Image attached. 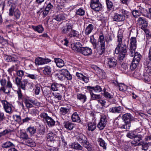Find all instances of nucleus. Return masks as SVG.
Masks as SVG:
<instances>
[{
	"label": "nucleus",
	"mask_w": 151,
	"mask_h": 151,
	"mask_svg": "<svg viewBox=\"0 0 151 151\" xmlns=\"http://www.w3.org/2000/svg\"><path fill=\"white\" fill-rule=\"evenodd\" d=\"M61 86V84L54 83L51 84V89L53 91H58Z\"/></svg>",
	"instance_id": "c85d7f7f"
},
{
	"label": "nucleus",
	"mask_w": 151,
	"mask_h": 151,
	"mask_svg": "<svg viewBox=\"0 0 151 151\" xmlns=\"http://www.w3.org/2000/svg\"><path fill=\"white\" fill-rule=\"evenodd\" d=\"M5 59L8 62H12L15 63H19V61L17 58L11 56L6 55L5 57Z\"/></svg>",
	"instance_id": "2eb2a0df"
},
{
	"label": "nucleus",
	"mask_w": 151,
	"mask_h": 151,
	"mask_svg": "<svg viewBox=\"0 0 151 151\" xmlns=\"http://www.w3.org/2000/svg\"><path fill=\"white\" fill-rule=\"evenodd\" d=\"M0 102L3 106L4 111L8 114H11L12 112V105L6 100H0Z\"/></svg>",
	"instance_id": "39448f33"
},
{
	"label": "nucleus",
	"mask_w": 151,
	"mask_h": 151,
	"mask_svg": "<svg viewBox=\"0 0 151 151\" xmlns=\"http://www.w3.org/2000/svg\"><path fill=\"white\" fill-rule=\"evenodd\" d=\"M137 22L139 24L142 25V29L147 28V22L145 19H138Z\"/></svg>",
	"instance_id": "bb28decb"
},
{
	"label": "nucleus",
	"mask_w": 151,
	"mask_h": 151,
	"mask_svg": "<svg viewBox=\"0 0 151 151\" xmlns=\"http://www.w3.org/2000/svg\"><path fill=\"white\" fill-rule=\"evenodd\" d=\"M32 27L35 31L40 33H42L44 30L43 28L41 25L37 26H32Z\"/></svg>",
	"instance_id": "2f4dec72"
},
{
	"label": "nucleus",
	"mask_w": 151,
	"mask_h": 151,
	"mask_svg": "<svg viewBox=\"0 0 151 151\" xmlns=\"http://www.w3.org/2000/svg\"><path fill=\"white\" fill-rule=\"evenodd\" d=\"M35 63L38 65L47 64L50 62V60L48 59H45L41 57L36 58L35 60Z\"/></svg>",
	"instance_id": "9b49d317"
},
{
	"label": "nucleus",
	"mask_w": 151,
	"mask_h": 151,
	"mask_svg": "<svg viewBox=\"0 0 151 151\" xmlns=\"http://www.w3.org/2000/svg\"><path fill=\"white\" fill-rule=\"evenodd\" d=\"M151 145L150 142H140V145H142V149L145 150L148 149V147Z\"/></svg>",
	"instance_id": "c03bdc74"
},
{
	"label": "nucleus",
	"mask_w": 151,
	"mask_h": 151,
	"mask_svg": "<svg viewBox=\"0 0 151 151\" xmlns=\"http://www.w3.org/2000/svg\"><path fill=\"white\" fill-rule=\"evenodd\" d=\"M47 138L52 141L55 140L56 135L51 131H50L47 134Z\"/></svg>",
	"instance_id": "7c9ffc66"
},
{
	"label": "nucleus",
	"mask_w": 151,
	"mask_h": 151,
	"mask_svg": "<svg viewBox=\"0 0 151 151\" xmlns=\"http://www.w3.org/2000/svg\"><path fill=\"white\" fill-rule=\"evenodd\" d=\"M52 94L54 97L57 99L58 100H61L62 98V96L59 93L53 92Z\"/></svg>",
	"instance_id": "4d7b16f0"
},
{
	"label": "nucleus",
	"mask_w": 151,
	"mask_h": 151,
	"mask_svg": "<svg viewBox=\"0 0 151 151\" xmlns=\"http://www.w3.org/2000/svg\"><path fill=\"white\" fill-rule=\"evenodd\" d=\"M105 41L104 37L103 35L99 36L98 39V45H99L102 53L104 52L105 51Z\"/></svg>",
	"instance_id": "0eeeda50"
},
{
	"label": "nucleus",
	"mask_w": 151,
	"mask_h": 151,
	"mask_svg": "<svg viewBox=\"0 0 151 151\" xmlns=\"http://www.w3.org/2000/svg\"><path fill=\"white\" fill-rule=\"evenodd\" d=\"M144 65L147 73L151 76V62L149 61L148 59H146L144 63Z\"/></svg>",
	"instance_id": "ddd939ff"
},
{
	"label": "nucleus",
	"mask_w": 151,
	"mask_h": 151,
	"mask_svg": "<svg viewBox=\"0 0 151 151\" xmlns=\"http://www.w3.org/2000/svg\"><path fill=\"white\" fill-rule=\"evenodd\" d=\"M99 122L106 125L107 122V116L104 114L101 115Z\"/></svg>",
	"instance_id": "c9c22d12"
},
{
	"label": "nucleus",
	"mask_w": 151,
	"mask_h": 151,
	"mask_svg": "<svg viewBox=\"0 0 151 151\" xmlns=\"http://www.w3.org/2000/svg\"><path fill=\"white\" fill-rule=\"evenodd\" d=\"M117 37V47L116 48L115 53L119 54L118 58L119 60H122L127 52V47L125 44H122L123 34L122 32H119Z\"/></svg>",
	"instance_id": "f257e3e1"
},
{
	"label": "nucleus",
	"mask_w": 151,
	"mask_h": 151,
	"mask_svg": "<svg viewBox=\"0 0 151 151\" xmlns=\"http://www.w3.org/2000/svg\"><path fill=\"white\" fill-rule=\"evenodd\" d=\"M69 73L68 71L66 69H62L60 71V74L63 75L65 77L69 74Z\"/></svg>",
	"instance_id": "680f3d73"
},
{
	"label": "nucleus",
	"mask_w": 151,
	"mask_h": 151,
	"mask_svg": "<svg viewBox=\"0 0 151 151\" xmlns=\"http://www.w3.org/2000/svg\"><path fill=\"white\" fill-rule=\"evenodd\" d=\"M88 129L89 131H93L96 128V123L95 121L88 123L87 124Z\"/></svg>",
	"instance_id": "aec40b11"
},
{
	"label": "nucleus",
	"mask_w": 151,
	"mask_h": 151,
	"mask_svg": "<svg viewBox=\"0 0 151 151\" xmlns=\"http://www.w3.org/2000/svg\"><path fill=\"white\" fill-rule=\"evenodd\" d=\"M55 61L57 66L59 68H61L64 65V61L60 58H55Z\"/></svg>",
	"instance_id": "5701e85b"
},
{
	"label": "nucleus",
	"mask_w": 151,
	"mask_h": 151,
	"mask_svg": "<svg viewBox=\"0 0 151 151\" xmlns=\"http://www.w3.org/2000/svg\"><path fill=\"white\" fill-rule=\"evenodd\" d=\"M27 131L32 136L35 134L36 132V128L34 127H29L27 129Z\"/></svg>",
	"instance_id": "37998d69"
},
{
	"label": "nucleus",
	"mask_w": 151,
	"mask_h": 151,
	"mask_svg": "<svg viewBox=\"0 0 151 151\" xmlns=\"http://www.w3.org/2000/svg\"><path fill=\"white\" fill-rule=\"evenodd\" d=\"M28 135L26 133L25 131H20L19 135V137L21 139L24 140L25 139H26L27 138H28Z\"/></svg>",
	"instance_id": "72a5a7b5"
},
{
	"label": "nucleus",
	"mask_w": 151,
	"mask_h": 151,
	"mask_svg": "<svg viewBox=\"0 0 151 151\" xmlns=\"http://www.w3.org/2000/svg\"><path fill=\"white\" fill-rule=\"evenodd\" d=\"M94 28L93 26L91 24H89L86 27L85 30V33L86 35H88L91 33Z\"/></svg>",
	"instance_id": "a878e982"
},
{
	"label": "nucleus",
	"mask_w": 151,
	"mask_h": 151,
	"mask_svg": "<svg viewBox=\"0 0 151 151\" xmlns=\"http://www.w3.org/2000/svg\"><path fill=\"white\" fill-rule=\"evenodd\" d=\"M47 125L49 127H52L55 124V122L51 117H49L46 120Z\"/></svg>",
	"instance_id": "f704fd0d"
},
{
	"label": "nucleus",
	"mask_w": 151,
	"mask_h": 151,
	"mask_svg": "<svg viewBox=\"0 0 151 151\" xmlns=\"http://www.w3.org/2000/svg\"><path fill=\"white\" fill-rule=\"evenodd\" d=\"M26 79H24L22 81L19 85L17 87L18 88H20V89L21 88L24 90H25L26 88Z\"/></svg>",
	"instance_id": "e433bc0d"
},
{
	"label": "nucleus",
	"mask_w": 151,
	"mask_h": 151,
	"mask_svg": "<svg viewBox=\"0 0 151 151\" xmlns=\"http://www.w3.org/2000/svg\"><path fill=\"white\" fill-rule=\"evenodd\" d=\"M97 141L101 146L103 147V148L105 150L106 149L107 144L105 142L104 140L101 138H99L98 139Z\"/></svg>",
	"instance_id": "473e14b6"
},
{
	"label": "nucleus",
	"mask_w": 151,
	"mask_h": 151,
	"mask_svg": "<svg viewBox=\"0 0 151 151\" xmlns=\"http://www.w3.org/2000/svg\"><path fill=\"white\" fill-rule=\"evenodd\" d=\"M91 95V99L92 100H97L100 99L102 96L99 94H96L93 93V91H89Z\"/></svg>",
	"instance_id": "412c9836"
},
{
	"label": "nucleus",
	"mask_w": 151,
	"mask_h": 151,
	"mask_svg": "<svg viewBox=\"0 0 151 151\" xmlns=\"http://www.w3.org/2000/svg\"><path fill=\"white\" fill-rule=\"evenodd\" d=\"M60 114L65 115L69 112V109L65 107H62L60 109Z\"/></svg>",
	"instance_id": "de8ad7c7"
},
{
	"label": "nucleus",
	"mask_w": 151,
	"mask_h": 151,
	"mask_svg": "<svg viewBox=\"0 0 151 151\" xmlns=\"http://www.w3.org/2000/svg\"><path fill=\"white\" fill-rule=\"evenodd\" d=\"M109 111L113 113L121 112L122 111V108L121 106H119L116 107H112L109 109Z\"/></svg>",
	"instance_id": "b1692460"
},
{
	"label": "nucleus",
	"mask_w": 151,
	"mask_h": 151,
	"mask_svg": "<svg viewBox=\"0 0 151 151\" xmlns=\"http://www.w3.org/2000/svg\"><path fill=\"white\" fill-rule=\"evenodd\" d=\"M71 118L73 122L79 123L81 121L79 116L76 112L74 113L71 116Z\"/></svg>",
	"instance_id": "a211bd4d"
},
{
	"label": "nucleus",
	"mask_w": 151,
	"mask_h": 151,
	"mask_svg": "<svg viewBox=\"0 0 151 151\" xmlns=\"http://www.w3.org/2000/svg\"><path fill=\"white\" fill-rule=\"evenodd\" d=\"M64 126L65 128L68 130L72 129L74 127L73 123L68 121L64 122Z\"/></svg>",
	"instance_id": "4be33fe9"
},
{
	"label": "nucleus",
	"mask_w": 151,
	"mask_h": 151,
	"mask_svg": "<svg viewBox=\"0 0 151 151\" xmlns=\"http://www.w3.org/2000/svg\"><path fill=\"white\" fill-rule=\"evenodd\" d=\"M11 132V130L10 129H6L2 131V129L0 128V137L5 135Z\"/></svg>",
	"instance_id": "8fccbe9b"
},
{
	"label": "nucleus",
	"mask_w": 151,
	"mask_h": 151,
	"mask_svg": "<svg viewBox=\"0 0 151 151\" xmlns=\"http://www.w3.org/2000/svg\"><path fill=\"white\" fill-rule=\"evenodd\" d=\"M122 119L125 123L121 126V128L126 129H129L131 127V122L134 119L133 116L130 114L127 113L123 115Z\"/></svg>",
	"instance_id": "7ed1b4c3"
},
{
	"label": "nucleus",
	"mask_w": 151,
	"mask_h": 151,
	"mask_svg": "<svg viewBox=\"0 0 151 151\" xmlns=\"http://www.w3.org/2000/svg\"><path fill=\"white\" fill-rule=\"evenodd\" d=\"M76 75L79 79L83 81L85 83H88V78L84 76L82 74L77 72L76 74Z\"/></svg>",
	"instance_id": "f3484780"
},
{
	"label": "nucleus",
	"mask_w": 151,
	"mask_h": 151,
	"mask_svg": "<svg viewBox=\"0 0 151 151\" xmlns=\"http://www.w3.org/2000/svg\"><path fill=\"white\" fill-rule=\"evenodd\" d=\"M142 58L141 55L138 52H135V55L134 56L133 59L132 61H134L136 63H139Z\"/></svg>",
	"instance_id": "cd10ccee"
},
{
	"label": "nucleus",
	"mask_w": 151,
	"mask_h": 151,
	"mask_svg": "<svg viewBox=\"0 0 151 151\" xmlns=\"http://www.w3.org/2000/svg\"><path fill=\"white\" fill-rule=\"evenodd\" d=\"M117 60L113 57L106 58L104 60L106 66L109 68H114L117 64Z\"/></svg>",
	"instance_id": "20e7f679"
},
{
	"label": "nucleus",
	"mask_w": 151,
	"mask_h": 151,
	"mask_svg": "<svg viewBox=\"0 0 151 151\" xmlns=\"http://www.w3.org/2000/svg\"><path fill=\"white\" fill-rule=\"evenodd\" d=\"M80 53L84 56L91 55L92 54V50L91 49L87 47H83L81 48Z\"/></svg>",
	"instance_id": "1a4fd4ad"
},
{
	"label": "nucleus",
	"mask_w": 151,
	"mask_h": 151,
	"mask_svg": "<svg viewBox=\"0 0 151 151\" xmlns=\"http://www.w3.org/2000/svg\"><path fill=\"white\" fill-rule=\"evenodd\" d=\"M117 85L119 87V90L121 91H124L127 89V86L124 83H117Z\"/></svg>",
	"instance_id": "58836bf2"
},
{
	"label": "nucleus",
	"mask_w": 151,
	"mask_h": 151,
	"mask_svg": "<svg viewBox=\"0 0 151 151\" xmlns=\"http://www.w3.org/2000/svg\"><path fill=\"white\" fill-rule=\"evenodd\" d=\"M79 35L78 32V31L72 29V30L70 32L69 34V37H78Z\"/></svg>",
	"instance_id": "a19ab883"
},
{
	"label": "nucleus",
	"mask_w": 151,
	"mask_h": 151,
	"mask_svg": "<svg viewBox=\"0 0 151 151\" xmlns=\"http://www.w3.org/2000/svg\"><path fill=\"white\" fill-rule=\"evenodd\" d=\"M136 48V47H130L129 54L131 57H132L135 55V52Z\"/></svg>",
	"instance_id": "13d9d810"
},
{
	"label": "nucleus",
	"mask_w": 151,
	"mask_h": 151,
	"mask_svg": "<svg viewBox=\"0 0 151 151\" xmlns=\"http://www.w3.org/2000/svg\"><path fill=\"white\" fill-rule=\"evenodd\" d=\"M137 135L134 131L131 132L127 133V136L131 139L134 138H136Z\"/></svg>",
	"instance_id": "3c124183"
},
{
	"label": "nucleus",
	"mask_w": 151,
	"mask_h": 151,
	"mask_svg": "<svg viewBox=\"0 0 151 151\" xmlns=\"http://www.w3.org/2000/svg\"><path fill=\"white\" fill-rule=\"evenodd\" d=\"M35 92L36 95H38L40 92V85L39 84H37L35 85Z\"/></svg>",
	"instance_id": "052dcab7"
},
{
	"label": "nucleus",
	"mask_w": 151,
	"mask_h": 151,
	"mask_svg": "<svg viewBox=\"0 0 151 151\" xmlns=\"http://www.w3.org/2000/svg\"><path fill=\"white\" fill-rule=\"evenodd\" d=\"M90 7L95 11L98 12L102 9V5L99 0H91Z\"/></svg>",
	"instance_id": "423d86ee"
},
{
	"label": "nucleus",
	"mask_w": 151,
	"mask_h": 151,
	"mask_svg": "<svg viewBox=\"0 0 151 151\" xmlns=\"http://www.w3.org/2000/svg\"><path fill=\"white\" fill-rule=\"evenodd\" d=\"M121 12H122L123 15L122 16L124 17V18H129V16H130L129 14L127 11L124 10H121Z\"/></svg>",
	"instance_id": "864d4df0"
},
{
	"label": "nucleus",
	"mask_w": 151,
	"mask_h": 151,
	"mask_svg": "<svg viewBox=\"0 0 151 151\" xmlns=\"http://www.w3.org/2000/svg\"><path fill=\"white\" fill-rule=\"evenodd\" d=\"M130 47H136L137 46V41L135 37H132L130 40Z\"/></svg>",
	"instance_id": "79ce46f5"
},
{
	"label": "nucleus",
	"mask_w": 151,
	"mask_h": 151,
	"mask_svg": "<svg viewBox=\"0 0 151 151\" xmlns=\"http://www.w3.org/2000/svg\"><path fill=\"white\" fill-rule=\"evenodd\" d=\"M82 145L83 147L86 148L88 150L90 151L92 150L91 145L87 140L83 143Z\"/></svg>",
	"instance_id": "09e8293b"
},
{
	"label": "nucleus",
	"mask_w": 151,
	"mask_h": 151,
	"mask_svg": "<svg viewBox=\"0 0 151 151\" xmlns=\"http://www.w3.org/2000/svg\"><path fill=\"white\" fill-rule=\"evenodd\" d=\"M76 139L82 144L87 140V138L85 136L81 133L78 134L76 136Z\"/></svg>",
	"instance_id": "4468645a"
},
{
	"label": "nucleus",
	"mask_w": 151,
	"mask_h": 151,
	"mask_svg": "<svg viewBox=\"0 0 151 151\" xmlns=\"http://www.w3.org/2000/svg\"><path fill=\"white\" fill-rule=\"evenodd\" d=\"M14 16L17 19H19L20 18L21 15V13L19 10L17 9L14 12Z\"/></svg>",
	"instance_id": "338daca9"
},
{
	"label": "nucleus",
	"mask_w": 151,
	"mask_h": 151,
	"mask_svg": "<svg viewBox=\"0 0 151 151\" xmlns=\"http://www.w3.org/2000/svg\"><path fill=\"white\" fill-rule=\"evenodd\" d=\"M25 76L27 77L32 80H36L37 79V76L35 74H31L26 72L25 73Z\"/></svg>",
	"instance_id": "a18cd8bd"
},
{
	"label": "nucleus",
	"mask_w": 151,
	"mask_h": 151,
	"mask_svg": "<svg viewBox=\"0 0 151 151\" xmlns=\"http://www.w3.org/2000/svg\"><path fill=\"white\" fill-rule=\"evenodd\" d=\"M14 144L9 141H7L1 145V146L3 148H7L10 147L14 146Z\"/></svg>",
	"instance_id": "ea45409f"
},
{
	"label": "nucleus",
	"mask_w": 151,
	"mask_h": 151,
	"mask_svg": "<svg viewBox=\"0 0 151 151\" xmlns=\"http://www.w3.org/2000/svg\"><path fill=\"white\" fill-rule=\"evenodd\" d=\"M0 83L1 86L0 91H2L6 94H9L10 89L12 88V84L9 76L7 77V80L5 78L0 79Z\"/></svg>",
	"instance_id": "f03ea898"
},
{
	"label": "nucleus",
	"mask_w": 151,
	"mask_h": 151,
	"mask_svg": "<svg viewBox=\"0 0 151 151\" xmlns=\"http://www.w3.org/2000/svg\"><path fill=\"white\" fill-rule=\"evenodd\" d=\"M25 72H24V71L22 70H19L16 71V74L17 76L21 78L25 75Z\"/></svg>",
	"instance_id": "5fc2aeb1"
},
{
	"label": "nucleus",
	"mask_w": 151,
	"mask_h": 151,
	"mask_svg": "<svg viewBox=\"0 0 151 151\" xmlns=\"http://www.w3.org/2000/svg\"><path fill=\"white\" fill-rule=\"evenodd\" d=\"M85 88L88 91H93L96 93H100L102 91V88L101 87L98 85L95 86H88L85 87Z\"/></svg>",
	"instance_id": "9d476101"
},
{
	"label": "nucleus",
	"mask_w": 151,
	"mask_h": 151,
	"mask_svg": "<svg viewBox=\"0 0 151 151\" xmlns=\"http://www.w3.org/2000/svg\"><path fill=\"white\" fill-rule=\"evenodd\" d=\"M31 101L32 99H29L27 98H24V103L26 107L28 109H29L33 107V105L32 104V103H31Z\"/></svg>",
	"instance_id": "4c0bfd02"
},
{
	"label": "nucleus",
	"mask_w": 151,
	"mask_h": 151,
	"mask_svg": "<svg viewBox=\"0 0 151 151\" xmlns=\"http://www.w3.org/2000/svg\"><path fill=\"white\" fill-rule=\"evenodd\" d=\"M15 64V65H13L7 70L9 74L10 75H12V73L13 71L17 70L18 69L17 65V63Z\"/></svg>",
	"instance_id": "c756f323"
},
{
	"label": "nucleus",
	"mask_w": 151,
	"mask_h": 151,
	"mask_svg": "<svg viewBox=\"0 0 151 151\" xmlns=\"http://www.w3.org/2000/svg\"><path fill=\"white\" fill-rule=\"evenodd\" d=\"M76 97L78 99L82 101L83 103L85 102L87 99L85 95L81 93H77L76 95Z\"/></svg>",
	"instance_id": "393cba45"
},
{
	"label": "nucleus",
	"mask_w": 151,
	"mask_h": 151,
	"mask_svg": "<svg viewBox=\"0 0 151 151\" xmlns=\"http://www.w3.org/2000/svg\"><path fill=\"white\" fill-rule=\"evenodd\" d=\"M71 47L72 50L74 51L80 53L82 45L80 42H77L71 44Z\"/></svg>",
	"instance_id": "f8f14e48"
},
{
	"label": "nucleus",
	"mask_w": 151,
	"mask_h": 151,
	"mask_svg": "<svg viewBox=\"0 0 151 151\" xmlns=\"http://www.w3.org/2000/svg\"><path fill=\"white\" fill-rule=\"evenodd\" d=\"M57 19H64L67 18V15L61 13L58 15L56 17Z\"/></svg>",
	"instance_id": "69168bd1"
},
{
	"label": "nucleus",
	"mask_w": 151,
	"mask_h": 151,
	"mask_svg": "<svg viewBox=\"0 0 151 151\" xmlns=\"http://www.w3.org/2000/svg\"><path fill=\"white\" fill-rule=\"evenodd\" d=\"M139 63H136L134 61H132L130 65V68L132 70H134L136 68L137 66Z\"/></svg>",
	"instance_id": "bf43d9fd"
},
{
	"label": "nucleus",
	"mask_w": 151,
	"mask_h": 151,
	"mask_svg": "<svg viewBox=\"0 0 151 151\" xmlns=\"http://www.w3.org/2000/svg\"><path fill=\"white\" fill-rule=\"evenodd\" d=\"M72 21H70L67 23L65 26L62 28V32L64 34H67L70 32L73 29V24L71 23Z\"/></svg>",
	"instance_id": "6e6552de"
},
{
	"label": "nucleus",
	"mask_w": 151,
	"mask_h": 151,
	"mask_svg": "<svg viewBox=\"0 0 151 151\" xmlns=\"http://www.w3.org/2000/svg\"><path fill=\"white\" fill-rule=\"evenodd\" d=\"M42 72L45 76H50L51 74V69L49 66H47L42 68Z\"/></svg>",
	"instance_id": "dca6fc26"
},
{
	"label": "nucleus",
	"mask_w": 151,
	"mask_h": 151,
	"mask_svg": "<svg viewBox=\"0 0 151 151\" xmlns=\"http://www.w3.org/2000/svg\"><path fill=\"white\" fill-rule=\"evenodd\" d=\"M132 14L135 18H137L141 15V12L137 10H133L132 12Z\"/></svg>",
	"instance_id": "603ef678"
},
{
	"label": "nucleus",
	"mask_w": 151,
	"mask_h": 151,
	"mask_svg": "<svg viewBox=\"0 0 151 151\" xmlns=\"http://www.w3.org/2000/svg\"><path fill=\"white\" fill-rule=\"evenodd\" d=\"M98 103L101 105V106L104 107H105L106 104V101L104 99H103L101 98L100 99H99L97 101Z\"/></svg>",
	"instance_id": "e2e57ef3"
},
{
	"label": "nucleus",
	"mask_w": 151,
	"mask_h": 151,
	"mask_svg": "<svg viewBox=\"0 0 151 151\" xmlns=\"http://www.w3.org/2000/svg\"><path fill=\"white\" fill-rule=\"evenodd\" d=\"M45 129L43 127H41L38 130L37 132V134L38 135H40V136L43 135L44 134Z\"/></svg>",
	"instance_id": "0e129e2a"
},
{
	"label": "nucleus",
	"mask_w": 151,
	"mask_h": 151,
	"mask_svg": "<svg viewBox=\"0 0 151 151\" xmlns=\"http://www.w3.org/2000/svg\"><path fill=\"white\" fill-rule=\"evenodd\" d=\"M17 92L18 94V98L19 100V101H23L24 96L22 93L21 89L20 88H18Z\"/></svg>",
	"instance_id": "49530a36"
},
{
	"label": "nucleus",
	"mask_w": 151,
	"mask_h": 151,
	"mask_svg": "<svg viewBox=\"0 0 151 151\" xmlns=\"http://www.w3.org/2000/svg\"><path fill=\"white\" fill-rule=\"evenodd\" d=\"M15 5L14 4H12L11 5L10 8L9 9V15L10 16L13 15V13L14 12V10L15 8Z\"/></svg>",
	"instance_id": "6e6d98bb"
},
{
	"label": "nucleus",
	"mask_w": 151,
	"mask_h": 151,
	"mask_svg": "<svg viewBox=\"0 0 151 151\" xmlns=\"http://www.w3.org/2000/svg\"><path fill=\"white\" fill-rule=\"evenodd\" d=\"M24 141L25 144L29 146L32 147L35 145V144L34 141L32 138H29L28 137V138H27L26 139H25Z\"/></svg>",
	"instance_id": "6ab92c4d"
},
{
	"label": "nucleus",
	"mask_w": 151,
	"mask_h": 151,
	"mask_svg": "<svg viewBox=\"0 0 151 151\" xmlns=\"http://www.w3.org/2000/svg\"><path fill=\"white\" fill-rule=\"evenodd\" d=\"M85 11L84 10L81 8H80L78 9L76 12V14L77 15L80 16H82L84 14Z\"/></svg>",
	"instance_id": "774afa93"
}]
</instances>
